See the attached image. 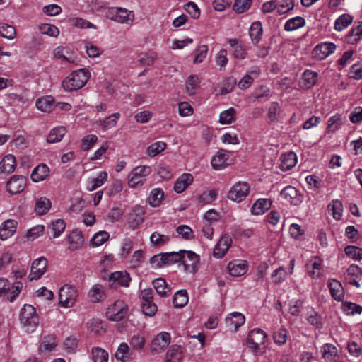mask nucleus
Instances as JSON below:
<instances>
[{
  "label": "nucleus",
  "mask_w": 362,
  "mask_h": 362,
  "mask_svg": "<svg viewBox=\"0 0 362 362\" xmlns=\"http://www.w3.org/2000/svg\"><path fill=\"white\" fill-rule=\"evenodd\" d=\"M90 76V73L86 68L75 70L62 81V86L67 92L79 90L86 86Z\"/></svg>",
  "instance_id": "1"
},
{
  "label": "nucleus",
  "mask_w": 362,
  "mask_h": 362,
  "mask_svg": "<svg viewBox=\"0 0 362 362\" xmlns=\"http://www.w3.org/2000/svg\"><path fill=\"white\" fill-rule=\"evenodd\" d=\"M151 173V167L147 165L136 166L129 173L127 183L130 188L141 187L146 182V177Z\"/></svg>",
  "instance_id": "2"
},
{
  "label": "nucleus",
  "mask_w": 362,
  "mask_h": 362,
  "mask_svg": "<svg viewBox=\"0 0 362 362\" xmlns=\"http://www.w3.org/2000/svg\"><path fill=\"white\" fill-rule=\"evenodd\" d=\"M22 288L23 284L21 281L11 284L7 279L0 278V296L9 302L16 299Z\"/></svg>",
  "instance_id": "3"
},
{
  "label": "nucleus",
  "mask_w": 362,
  "mask_h": 362,
  "mask_svg": "<svg viewBox=\"0 0 362 362\" xmlns=\"http://www.w3.org/2000/svg\"><path fill=\"white\" fill-rule=\"evenodd\" d=\"M105 16L108 19L122 24H132L134 20L133 11L121 7L108 8Z\"/></svg>",
  "instance_id": "4"
},
{
  "label": "nucleus",
  "mask_w": 362,
  "mask_h": 362,
  "mask_svg": "<svg viewBox=\"0 0 362 362\" xmlns=\"http://www.w3.org/2000/svg\"><path fill=\"white\" fill-rule=\"evenodd\" d=\"M180 255V262L185 267V270L190 274H195L198 269L199 256L191 250H180L176 252Z\"/></svg>",
  "instance_id": "5"
},
{
  "label": "nucleus",
  "mask_w": 362,
  "mask_h": 362,
  "mask_svg": "<svg viewBox=\"0 0 362 362\" xmlns=\"http://www.w3.org/2000/svg\"><path fill=\"white\" fill-rule=\"evenodd\" d=\"M180 259V255L176 252H164L153 255L150 264L153 268L158 269L179 262Z\"/></svg>",
  "instance_id": "6"
},
{
  "label": "nucleus",
  "mask_w": 362,
  "mask_h": 362,
  "mask_svg": "<svg viewBox=\"0 0 362 362\" xmlns=\"http://www.w3.org/2000/svg\"><path fill=\"white\" fill-rule=\"evenodd\" d=\"M171 341V336L167 332H160L152 339L150 344V351L154 354L163 352L169 346Z\"/></svg>",
  "instance_id": "7"
},
{
  "label": "nucleus",
  "mask_w": 362,
  "mask_h": 362,
  "mask_svg": "<svg viewBox=\"0 0 362 362\" xmlns=\"http://www.w3.org/2000/svg\"><path fill=\"white\" fill-rule=\"evenodd\" d=\"M78 297L76 289L70 286L65 285L59 292V303L63 308H71L76 303Z\"/></svg>",
  "instance_id": "8"
},
{
  "label": "nucleus",
  "mask_w": 362,
  "mask_h": 362,
  "mask_svg": "<svg viewBox=\"0 0 362 362\" xmlns=\"http://www.w3.org/2000/svg\"><path fill=\"white\" fill-rule=\"evenodd\" d=\"M267 334L261 329L257 328L250 331L247 336L249 348L254 352H257L260 346L265 343Z\"/></svg>",
  "instance_id": "9"
},
{
  "label": "nucleus",
  "mask_w": 362,
  "mask_h": 362,
  "mask_svg": "<svg viewBox=\"0 0 362 362\" xmlns=\"http://www.w3.org/2000/svg\"><path fill=\"white\" fill-rule=\"evenodd\" d=\"M249 189L250 187L246 182H238L231 187L228 197L232 201L240 202L246 198Z\"/></svg>",
  "instance_id": "10"
},
{
  "label": "nucleus",
  "mask_w": 362,
  "mask_h": 362,
  "mask_svg": "<svg viewBox=\"0 0 362 362\" xmlns=\"http://www.w3.org/2000/svg\"><path fill=\"white\" fill-rule=\"evenodd\" d=\"M145 211L140 205L134 206L127 216V224L132 229L138 228L144 222Z\"/></svg>",
  "instance_id": "11"
},
{
  "label": "nucleus",
  "mask_w": 362,
  "mask_h": 362,
  "mask_svg": "<svg viewBox=\"0 0 362 362\" xmlns=\"http://www.w3.org/2000/svg\"><path fill=\"white\" fill-rule=\"evenodd\" d=\"M47 259L44 257H40L35 259L30 269V273L29 274L30 280H38L42 277V275L47 272Z\"/></svg>",
  "instance_id": "12"
},
{
  "label": "nucleus",
  "mask_w": 362,
  "mask_h": 362,
  "mask_svg": "<svg viewBox=\"0 0 362 362\" xmlns=\"http://www.w3.org/2000/svg\"><path fill=\"white\" fill-rule=\"evenodd\" d=\"M336 49V46L332 42H322L313 49L312 52L313 57L317 60H322L332 54Z\"/></svg>",
  "instance_id": "13"
},
{
  "label": "nucleus",
  "mask_w": 362,
  "mask_h": 362,
  "mask_svg": "<svg viewBox=\"0 0 362 362\" xmlns=\"http://www.w3.org/2000/svg\"><path fill=\"white\" fill-rule=\"evenodd\" d=\"M26 185V178L22 175H14L7 182L6 190L11 194L21 192Z\"/></svg>",
  "instance_id": "14"
},
{
  "label": "nucleus",
  "mask_w": 362,
  "mask_h": 362,
  "mask_svg": "<svg viewBox=\"0 0 362 362\" xmlns=\"http://www.w3.org/2000/svg\"><path fill=\"white\" fill-rule=\"evenodd\" d=\"M281 197L286 202L293 205H298L302 202V196L297 189L291 185L285 187L281 191Z\"/></svg>",
  "instance_id": "15"
},
{
  "label": "nucleus",
  "mask_w": 362,
  "mask_h": 362,
  "mask_svg": "<svg viewBox=\"0 0 362 362\" xmlns=\"http://www.w3.org/2000/svg\"><path fill=\"white\" fill-rule=\"evenodd\" d=\"M230 153L226 150L221 149L211 158V164L216 170H220L228 165Z\"/></svg>",
  "instance_id": "16"
},
{
  "label": "nucleus",
  "mask_w": 362,
  "mask_h": 362,
  "mask_svg": "<svg viewBox=\"0 0 362 362\" xmlns=\"http://www.w3.org/2000/svg\"><path fill=\"white\" fill-rule=\"evenodd\" d=\"M232 244V239L228 235H223L215 246L213 255L216 258H222L227 252Z\"/></svg>",
  "instance_id": "17"
},
{
  "label": "nucleus",
  "mask_w": 362,
  "mask_h": 362,
  "mask_svg": "<svg viewBox=\"0 0 362 362\" xmlns=\"http://www.w3.org/2000/svg\"><path fill=\"white\" fill-rule=\"evenodd\" d=\"M107 315L109 317H124L131 315V313L125 302L118 300L108 308Z\"/></svg>",
  "instance_id": "18"
},
{
  "label": "nucleus",
  "mask_w": 362,
  "mask_h": 362,
  "mask_svg": "<svg viewBox=\"0 0 362 362\" xmlns=\"http://www.w3.org/2000/svg\"><path fill=\"white\" fill-rule=\"evenodd\" d=\"M68 249L70 251L79 250L84 243V238L81 231L73 230L66 236Z\"/></svg>",
  "instance_id": "19"
},
{
  "label": "nucleus",
  "mask_w": 362,
  "mask_h": 362,
  "mask_svg": "<svg viewBox=\"0 0 362 362\" xmlns=\"http://www.w3.org/2000/svg\"><path fill=\"white\" fill-rule=\"evenodd\" d=\"M227 269L230 275L238 277L247 272V263L245 260L235 259L228 264Z\"/></svg>",
  "instance_id": "20"
},
{
  "label": "nucleus",
  "mask_w": 362,
  "mask_h": 362,
  "mask_svg": "<svg viewBox=\"0 0 362 362\" xmlns=\"http://www.w3.org/2000/svg\"><path fill=\"white\" fill-rule=\"evenodd\" d=\"M18 222L13 219L4 221L0 226V239L6 240L13 236L16 231Z\"/></svg>",
  "instance_id": "21"
},
{
  "label": "nucleus",
  "mask_w": 362,
  "mask_h": 362,
  "mask_svg": "<svg viewBox=\"0 0 362 362\" xmlns=\"http://www.w3.org/2000/svg\"><path fill=\"white\" fill-rule=\"evenodd\" d=\"M17 165L16 158L12 154L4 156L0 160V173L8 175L12 173Z\"/></svg>",
  "instance_id": "22"
},
{
  "label": "nucleus",
  "mask_w": 362,
  "mask_h": 362,
  "mask_svg": "<svg viewBox=\"0 0 362 362\" xmlns=\"http://www.w3.org/2000/svg\"><path fill=\"white\" fill-rule=\"evenodd\" d=\"M228 44L233 48L232 56L237 60H243L247 56V49L243 43L239 42L236 39H230Z\"/></svg>",
  "instance_id": "23"
},
{
  "label": "nucleus",
  "mask_w": 362,
  "mask_h": 362,
  "mask_svg": "<svg viewBox=\"0 0 362 362\" xmlns=\"http://www.w3.org/2000/svg\"><path fill=\"white\" fill-rule=\"evenodd\" d=\"M297 160V156L294 152L285 153L280 157L279 168L282 171L289 170L296 165Z\"/></svg>",
  "instance_id": "24"
},
{
  "label": "nucleus",
  "mask_w": 362,
  "mask_h": 362,
  "mask_svg": "<svg viewBox=\"0 0 362 362\" xmlns=\"http://www.w3.org/2000/svg\"><path fill=\"white\" fill-rule=\"evenodd\" d=\"M109 280L123 287H129L131 277L126 271H118L111 273Z\"/></svg>",
  "instance_id": "25"
},
{
  "label": "nucleus",
  "mask_w": 362,
  "mask_h": 362,
  "mask_svg": "<svg viewBox=\"0 0 362 362\" xmlns=\"http://www.w3.org/2000/svg\"><path fill=\"white\" fill-rule=\"evenodd\" d=\"M194 177L190 173H183L176 180L174 185V190L177 193H182L185 189L192 184Z\"/></svg>",
  "instance_id": "26"
},
{
  "label": "nucleus",
  "mask_w": 362,
  "mask_h": 362,
  "mask_svg": "<svg viewBox=\"0 0 362 362\" xmlns=\"http://www.w3.org/2000/svg\"><path fill=\"white\" fill-rule=\"evenodd\" d=\"M107 173L106 171H101L98 173L96 177L89 178L87 180V190H95L107 182Z\"/></svg>",
  "instance_id": "27"
},
{
  "label": "nucleus",
  "mask_w": 362,
  "mask_h": 362,
  "mask_svg": "<svg viewBox=\"0 0 362 362\" xmlns=\"http://www.w3.org/2000/svg\"><path fill=\"white\" fill-rule=\"evenodd\" d=\"M51 207L52 202L49 199L40 197L35 199L34 211L37 215L42 216L47 214Z\"/></svg>",
  "instance_id": "28"
},
{
  "label": "nucleus",
  "mask_w": 362,
  "mask_h": 362,
  "mask_svg": "<svg viewBox=\"0 0 362 362\" xmlns=\"http://www.w3.org/2000/svg\"><path fill=\"white\" fill-rule=\"evenodd\" d=\"M36 107L45 112H50L55 107V101L53 97L47 95L38 98L35 103Z\"/></svg>",
  "instance_id": "29"
},
{
  "label": "nucleus",
  "mask_w": 362,
  "mask_h": 362,
  "mask_svg": "<svg viewBox=\"0 0 362 362\" xmlns=\"http://www.w3.org/2000/svg\"><path fill=\"white\" fill-rule=\"evenodd\" d=\"M49 169L45 164H40L35 167L31 173V179L35 182L45 180L49 175Z\"/></svg>",
  "instance_id": "30"
},
{
  "label": "nucleus",
  "mask_w": 362,
  "mask_h": 362,
  "mask_svg": "<svg viewBox=\"0 0 362 362\" xmlns=\"http://www.w3.org/2000/svg\"><path fill=\"white\" fill-rule=\"evenodd\" d=\"M272 206V202L269 199H259L251 207V213L253 215H261L265 213Z\"/></svg>",
  "instance_id": "31"
},
{
  "label": "nucleus",
  "mask_w": 362,
  "mask_h": 362,
  "mask_svg": "<svg viewBox=\"0 0 362 362\" xmlns=\"http://www.w3.org/2000/svg\"><path fill=\"white\" fill-rule=\"evenodd\" d=\"M328 286L332 296L338 301L342 300L344 297V288L341 284L336 279H330Z\"/></svg>",
  "instance_id": "32"
},
{
  "label": "nucleus",
  "mask_w": 362,
  "mask_h": 362,
  "mask_svg": "<svg viewBox=\"0 0 362 362\" xmlns=\"http://www.w3.org/2000/svg\"><path fill=\"white\" fill-rule=\"evenodd\" d=\"M322 355L326 362H335V358L337 356V349L332 344H325L322 346Z\"/></svg>",
  "instance_id": "33"
},
{
  "label": "nucleus",
  "mask_w": 362,
  "mask_h": 362,
  "mask_svg": "<svg viewBox=\"0 0 362 362\" xmlns=\"http://www.w3.org/2000/svg\"><path fill=\"white\" fill-rule=\"evenodd\" d=\"M152 285L158 295L160 297H165L170 293L165 280L163 278H157L152 281Z\"/></svg>",
  "instance_id": "34"
},
{
  "label": "nucleus",
  "mask_w": 362,
  "mask_h": 362,
  "mask_svg": "<svg viewBox=\"0 0 362 362\" xmlns=\"http://www.w3.org/2000/svg\"><path fill=\"white\" fill-rule=\"evenodd\" d=\"M66 133L65 127L59 126L56 127L51 129L47 137V141L48 143L54 144L59 142Z\"/></svg>",
  "instance_id": "35"
},
{
  "label": "nucleus",
  "mask_w": 362,
  "mask_h": 362,
  "mask_svg": "<svg viewBox=\"0 0 362 362\" xmlns=\"http://www.w3.org/2000/svg\"><path fill=\"white\" fill-rule=\"evenodd\" d=\"M262 25L259 21L251 24L249 29V35L253 44H257L262 37Z\"/></svg>",
  "instance_id": "36"
},
{
  "label": "nucleus",
  "mask_w": 362,
  "mask_h": 362,
  "mask_svg": "<svg viewBox=\"0 0 362 362\" xmlns=\"http://www.w3.org/2000/svg\"><path fill=\"white\" fill-rule=\"evenodd\" d=\"M88 297L93 303H98L105 298L104 288L102 285H93L88 292Z\"/></svg>",
  "instance_id": "37"
},
{
  "label": "nucleus",
  "mask_w": 362,
  "mask_h": 362,
  "mask_svg": "<svg viewBox=\"0 0 362 362\" xmlns=\"http://www.w3.org/2000/svg\"><path fill=\"white\" fill-rule=\"evenodd\" d=\"M329 211L332 212L334 219L339 221L341 218L343 213V204L339 199L332 200L327 206Z\"/></svg>",
  "instance_id": "38"
},
{
  "label": "nucleus",
  "mask_w": 362,
  "mask_h": 362,
  "mask_svg": "<svg viewBox=\"0 0 362 362\" xmlns=\"http://www.w3.org/2000/svg\"><path fill=\"white\" fill-rule=\"evenodd\" d=\"M164 192L160 188L153 189L149 194L148 204L152 207H158L161 204Z\"/></svg>",
  "instance_id": "39"
},
{
  "label": "nucleus",
  "mask_w": 362,
  "mask_h": 362,
  "mask_svg": "<svg viewBox=\"0 0 362 362\" xmlns=\"http://www.w3.org/2000/svg\"><path fill=\"white\" fill-rule=\"evenodd\" d=\"M341 310L346 315H360L362 313V306L354 303L344 301L341 304Z\"/></svg>",
  "instance_id": "40"
},
{
  "label": "nucleus",
  "mask_w": 362,
  "mask_h": 362,
  "mask_svg": "<svg viewBox=\"0 0 362 362\" xmlns=\"http://www.w3.org/2000/svg\"><path fill=\"white\" fill-rule=\"evenodd\" d=\"M305 25V20L300 16H296L288 19L284 25V30L286 31H293L303 28Z\"/></svg>",
  "instance_id": "41"
},
{
  "label": "nucleus",
  "mask_w": 362,
  "mask_h": 362,
  "mask_svg": "<svg viewBox=\"0 0 362 362\" xmlns=\"http://www.w3.org/2000/svg\"><path fill=\"white\" fill-rule=\"evenodd\" d=\"M119 117L120 114L119 112H115L107 117L104 119L100 120V125L102 127L103 131L105 132L115 127Z\"/></svg>",
  "instance_id": "42"
},
{
  "label": "nucleus",
  "mask_w": 362,
  "mask_h": 362,
  "mask_svg": "<svg viewBox=\"0 0 362 362\" xmlns=\"http://www.w3.org/2000/svg\"><path fill=\"white\" fill-rule=\"evenodd\" d=\"M236 110L233 107L222 111L219 115L218 122L221 124H230L235 120Z\"/></svg>",
  "instance_id": "43"
},
{
  "label": "nucleus",
  "mask_w": 362,
  "mask_h": 362,
  "mask_svg": "<svg viewBox=\"0 0 362 362\" xmlns=\"http://www.w3.org/2000/svg\"><path fill=\"white\" fill-rule=\"evenodd\" d=\"M318 74L315 71L306 70L302 77V83L306 88L313 87L317 81Z\"/></svg>",
  "instance_id": "44"
},
{
  "label": "nucleus",
  "mask_w": 362,
  "mask_h": 362,
  "mask_svg": "<svg viewBox=\"0 0 362 362\" xmlns=\"http://www.w3.org/2000/svg\"><path fill=\"white\" fill-rule=\"evenodd\" d=\"M57 346V341L54 336L47 335L43 337L39 346L40 351H52Z\"/></svg>",
  "instance_id": "45"
},
{
  "label": "nucleus",
  "mask_w": 362,
  "mask_h": 362,
  "mask_svg": "<svg viewBox=\"0 0 362 362\" xmlns=\"http://www.w3.org/2000/svg\"><path fill=\"white\" fill-rule=\"evenodd\" d=\"M188 300L186 290H180L175 293L173 303L175 308H182L187 303Z\"/></svg>",
  "instance_id": "46"
},
{
  "label": "nucleus",
  "mask_w": 362,
  "mask_h": 362,
  "mask_svg": "<svg viewBox=\"0 0 362 362\" xmlns=\"http://www.w3.org/2000/svg\"><path fill=\"white\" fill-rule=\"evenodd\" d=\"M341 125V115L339 114H335L334 115L332 116L327 121V132L333 133L339 129Z\"/></svg>",
  "instance_id": "47"
},
{
  "label": "nucleus",
  "mask_w": 362,
  "mask_h": 362,
  "mask_svg": "<svg viewBox=\"0 0 362 362\" xmlns=\"http://www.w3.org/2000/svg\"><path fill=\"white\" fill-rule=\"evenodd\" d=\"M353 21V18L349 14L341 15L334 23V29L337 31H341L346 29Z\"/></svg>",
  "instance_id": "48"
},
{
  "label": "nucleus",
  "mask_w": 362,
  "mask_h": 362,
  "mask_svg": "<svg viewBox=\"0 0 362 362\" xmlns=\"http://www.w3.org/2000/svg\"><path fill=\"white\" fill-rule=\"evenodd\" d=\"M39 318H20L22 328L25 332L31 333L39 325Z\"/></svg>",
  "instance_id": "49"
},
{
  "label": "nucleus",
  "mask_w": 362,
  "mask_h": 362,
  "mask_svg": "<svg viewBox=\"0 0 362 362\" xmlns=\"http://www.w3.org/2000/svg\"><path fill=\"white\" fill-rule=\"evenodd\" d=\"M199 78L196 75H191L188 77L186 84H185V89L186 92L188 95H192L194 94L197 88L199 86Z\"/></svg>",
  "instance_id": "50"
},
{
  "label": "nucleus",
  "mask_w": 362,
  "mask_h": 362,
  "mask_svg": "<svg viewBox=\"0 0 362 362\" xmlns=\"http://www.w3.org/2000/svg\"><path fill=\"white\" fill-rule=\"evenodd\" d=\"M91 358L93 362H107L108 354L107 352L100 348L95 347L92 349Z\"/></svg>",
  "instance_id": "51"
},
{
  "label": "nucleus",
  "mask_w": 362,
  "mask_h": 362,
  "mask_svg": "<svg viewBox=\"0 0 362 362\" xmlns=\"http://www.w3.org/2000/svg\"><path fill=\"white\" fill-rule=\"evenodd\" d=\"M208 46L202 45L199 46L194 52L193 64H199L204 62L208 54Z\"/></svg>",
  "instance_id": "52"
},
{
  "label": "nucleus",
  "mask_w": 362,
  "mask_h": 362,
  "mask_svg": "<svg viewBox=\"0 0 362 362\" xmlns=\"http://www.w3.org/2000/svg\"><path fill=\"white\" fill-rule=\"evenodd\" d=\"M110 235L106 231H99L96 233L90 240V243L94 247H99L103 245L108 239Z\"/></svg>",
  "instance_id": "53"
},
{
  "label": "nucleus",
  "mask_w": 362,
  "mask_h": 362,
  "mask_svg": "<svg viewBox=\"0 0 362 362\" xmlns=\"http://www.w3.org/2000/svg\"><path fill=\"white\" fill-rule=\"evenodd\" d=\"M167 144L164 141H156L151 144L148 148V154L154 157L166 148Z\"/></svg>",
  "instance_id": "54"
},
{
  "label": "nucleus",
  "mask_w": 362,
  "mask_h": 362,
  "mask_svg": "<svg viewBox=\"0 0 362 362\" xmlns=\"http://www.w3.org/2000/svg\"><path fill=\"white\" fill-rule=\"evenodd\" d=\"M287 275L288 272H286V269L284 268L283 267H280L274 271L271 277L272 281L275 284H279L286 280Z\"/></svg>",
  "instance_id": "55"
},
{
  "label": "nucleus",
  "mask_w": 362,
  "mask_h": 362,
  "mask_svg": "<svg viewBox=\"0 0 362 362\" xmlns=\"http://www.w3.org/2000/svg\"><path fill=\"white\" fill-rule=\"evenodd\" d=\"M322 262L315 260L312 263L311 268L308 267V273L313 279H319L322 276Z\"/></svg>",
  "instance_id": "56"
},
{
  "label": "nucleus",
  "mask_w": 362,
  "mask_h": 362,
  "mask_svg": "<svg viewBox=\"0 0 362 362\" xmlns=\"http://www.w3.org/2000/svg\"><path fill=\"white\" fill-rule=\"evenodd\" d=\"M0 35L7 39H13L16 35L13 26L6 23H0Z\"/></svg>",
  "instance_id": "57"
},
{
  "label": "nucleus",
  "mask_w": 362,
  "mask_h": 362,
  "mask_svg": "<svg viewBox=\"0 0 362 362\" xmlns=\"http://www.w3.org/2000/svg\"><path fill=\"white\" fill-rule=\"evenodd\" d=\"M237 82L235 78L233 77H228L226 79H225L222 83V86L220 89V93L221 95H226L227 93H230L233 88H235V86L236 85Z\"/></svg>",
  "instance_id": "58"
},
{
  "label": "nucleus",
  "mask_w": 362,
  "mask_h": 362,
  "mask_svg": "<svg viewBox=\"0 0 362 362\" xmlns=\"http://www.w3.org/2000/svg\"><path fill=\"white\" fill-rule=\"evenodd\" d=\"M228 52L225 49H221L218 51L215 57L216 64L220 67V70L223 69L228 64Z\"/></svg>",
  "instance_id": "59"
},
{
  "label": "nucleus",
  "mask_w": 362,
  "mask_h": 362,
  "mask_svg": "<svg viewBox=\"0 0 362 362\" xmlns=\"http://www.w3.org/2000/svg\"><path fill=\"white\" fill-rule=\"evenodd\" d=\"M39 30L42 34L47 35L51 37H57L59 33V29L54 25L45 23L39 27Z\"/></svg>",
  "instance_id": "60"
},
{
  "label": "nucleus",
  "mask_w": 362,
  "mask_h": 362,
  "mask_svg": "<svg viewBox=\"0 0 362 362\" xmlns=\"http://www.w3.org/2000/svg\"><path fill=\"white\" fill-rule=\"evenodd\" d=\"M142 311L148 317H153L158 310L157 305L153 300L142 302Z\"/></svg>",
  "instance_id": "61"
},
{
  "label": "nucleus",
  "mask_w": 362,
  "mask_h": 362,
  "mask_svg": "<svg viewBox=\"0 0 362 362\" xmlns=\"http://www.w3.org/2000/svg\"><path fill=\"white\" fill-rule=\"evenodd\" d=\"M344 251L349 257L354 260H361L362 259V250L356 246H346Z\"/></svg>",
  "instance_id": "62"
},
{
  "label": "nucleus",
  "mask_w": 362,
  "mask_h": 362,
  "mask_svg": "<svg viewBox=\"0 0 362 362\" xmlns=\"http://www.w3.org/2000/svg\"><path fill=\"white\" fill-rule=\"evenodd\" d=\"M252 0H235L233 10L238 13L247 11L251 6Z\"/></svg>",
  "instance_id": "63"
},
{
  "label": "nucleus",
  "mask_w": 362,
  "mask_h": 362,
  "mask_svg": "<svg viewBox=\"0 0 362 362\" xmlns=\"http://www.w3.org/2000/svg\"><path fill=\"white\" fill-rule=\"evenodd\" d=\"M66 223L62 219H57L52 223V230L54 232L53 237L57 238L60 236L64 231Z\"/></svg>",
  "instance_id": "64"
}]
</instances>
